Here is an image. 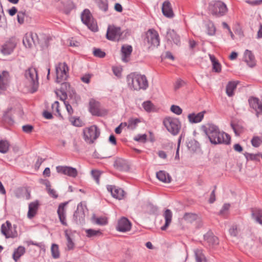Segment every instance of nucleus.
<instances>
[{"label": "nucleus", "instance_id": "nucleus-1", "mask_svg": "<svg viewBox=\"0 0 262 262\" xmlns=\"http://www.w3.org/2000/svg\"><path fill=\"white\" fill-rule=\"evenodd\" d=\"M205 132L210 142L214 145H229L231 143L230 136L223 131H221L219 127L211 124L205 129Z\"/></svg>", "mask_w": 262, "mask_h": 262}, {"label": "nucleus", "instance_id": "nucleus-2", "mask_svg": "<svg viewBox=\"0 0 262 262\" xmlns=\"http://www.w3.org/2000/svg\"><path fill=\"white\" fill-rule=\"evenodd\" d=\"M68 88H70V84L68 83H62V88H60V90L62 94L60 100L63 101L68 114L72 115L74 113L72 105L73 106H77L80 100V97L75 92H73V93L69 95V100L66 101L68 96L66 91L67 90Z\"/></svg>", "mask_w": 262, "mask_h": 262}, {"label": "nucleus", "instance_id": "nucleus-3", "mask_svg": "<svg viewBox=\"0 0 262 262\" xmlns=\"http://www.w3.org/2000/svg\"><path fill=\"white\" fill-rule=\"evenodd\" d=\"M128 85L134 90H146L148 86V81L144 75L132 73L127 77Z\"/></svg>", "mask_w": 262, "mask_h": 262}, {"label": "nucleus", "instance_id": "nucleus-4", "mask_svg": "<svg viewBox=\"0 0 262 262\" xmlns=\"http://www.w3.org/2000/svg\"><path fill=\"white\" fill-rule=\"evenodd\" d=\"M163 124L167 130L173 136L178 135L181 128V122L176 118L166 117L163 120Z\"/></svg>", "mask_w": 262, "mask_h": 262}, {"label": "nucleus", "instance_id": "nucleus-5", "mask_svg": "<svg viewBox=\"0 0 262 262\" xmlns=\"http://www.w3.org/2000/svg\"><path fill=\"white\" fill-rule=\"evenodd\" d=\"M209 10L212 15L216 17L223 16L228 11L226 5L220 1H213L210 4Z\"/></svg>", "mask_w": 262, "mask_h": 262}, {"label": "nucleus", "instance_id": "nucleus-6", "mask_svg": "<svg viewBox=\"0 0 262 262\" xmlns=\"http://www.w3.org/2000/svg\"><path fill=\"white\" fill-rule=\"evenodd\" d=\"M56 80L58 83H61V85L69 77V68L67 64L64 62H59L55 67ZM62 86H61V88Z\"/></svg>", "mask_w": 262, "mask_h": 262}, {"label": "nucleus", "instance_id": "nucleus-7", "mask_svg": "<svg viewBox=\"0 0 262 262\" xmlns=\"http://www.w3.org/2000/svg\"><path fill=\"white\" fill-rule=\"evenodd\" d=\"M25 77L31 87L32 93L37 91L38 88V77L37 70L34 68H29L25 72Z\"/></svg>", "mask_w": 262, "mask_h": 262}, {"label": "nucleus", "instance_id": "nucleus-8", "mask_svg": "<svg viewBox=\"0 0 262 262\" xmlns=\"http://www.w3.org/2000/svg\"><path fill=\"white\" fill-rule=\"evenodd\" d=\"M82 22L88 28L93 32L98 31V26L96 21L94 20L90 11L84 9L81 14Z\"/></svg>", "mask_w": 262, "mask_h": 262}, {"label": "nucleus", "instance_id": "nucleus-9", "mask_svg": "<svg viewBox=\"0 0 262 262\" xmlns=\"http://www.w3.org/2000/svg\"><path fill=\"white\" fill-rule=\"evenodd\" d=\"M16 228V225H13L12 227L11 222L9 221H7L5 223L1 225V231L2 234L4 235L6 238H14L18 236Z\"/></svg>", "mask_w": 262, "mask_h": 262}, {"label": "nucleus", "instance_id": "nucleus-10", "mask_svg": "<svg viewBox=\"0 0 262 262\" xmlns=\"http://www.w3.org/2000/svg\"><path fill=\"white\" fill-rule=\"evenodd\" d=\"M144 41L149 48L159 46L160 37L158 32L154 29H149L145 34Z\"/></svg>", "mask_w": 262, "mask_h": 262}, {"label": "nucleus", "instance_id": "nucleus-11", "mask_svg": "<svg viewBox=\"0 0 262 262\" xmlns=\"http://www.w3.org/2000/svg\"><path fill=\"white\" fill-rule=\"evenodd\" d=\"M100 130L98 127L95 125H92L90 127L83 130L84 138L85 141L92 144L94 140L97 139L100 136Z\"/></svg>", "mask_w": 262, "mask_h": 262}, {"label": "nucleus", "instance_id": "nucleus-12", "mask_svg": "<svg viewBox=\"0 0 262 262\" xmlns=\"http://www.w3.org/2000/svg\"><path fill=\"white\" fill-rule=\"evenodd\" d=\"M106 37L108 40L112 41L122 40L123 37L121 36L120 27H117L114 25H109L107 28Z\"/></svg>", "mask_w": 262, "mask_h": 262}, {"label": "nucleus", "instance_id": "nucleus-13", "mask_svg": "<svg viewBox=\"0 0 262 262\" xmlns=\"http://www.w3.org/2000/svg\"><path fill=\"white\" fill-rule=\"evenodd\" d=\"M23 42L28 48H31L33 44L40 43L37 34L33 32L27 33L23 38Z\"/></svg>", "mask_w": 262, "mask_h": 262}, {"label": "nucleus", "instance_id": "nucleus-14", "mask_svg": "<svg viewBox=\"0 0 262 262\" xmlns=\"http://www.w3.org/2000/svg\"><path fill=\"white\" fill-rule=\"evenodd\" d=\"M58 173L67 175L72 178H76L78 174V171L75 168L67 166H57L56 168Z\"/></svg>", "mask_w": 262, "mask_h": 262}, {"label": "nucleus", "instance_id": "nucleus-15", "mask_svg": "<svg viewBox=\"0 0 262 262\" xmlns=\"http://www.w3.org/2000/svg\"><path fill=\"white\" fill-rule=\"evenodd\" d=\"M85 214L81 203L77 205V209L73 214V220L76 224H81L84 221Z\"/></svg>", "mask_w": 262, "mask_h": 262}, {"label": "nucleus", "instance_id": "nucleus-16", "mask_svg": "<svg viewBox=\"0 0 262 262\" xmlns=\"http://www.w3.org/2000/svg\"><path fill=\"white\" fill-rule=\"evenodd\" d=\"M132 224L126 217H121L118 222L116 229L120 232H125L131 229Z\"/></svg>", "mask_w": 262, "mask_h": 262}, {"label": "nucleus", "instance_id": "nucleus-17", "mask_svg": "<svg viewBox=\"0 0 262 262\" xmlns=\"http://www.w3.org/2000/svg\"><path fill=\"white\" fill-rule=\"evenodd\" d=\"M107 190L110 192L112 196L118 200H122L124 198L125 195L124 191L114 185H107Z\"/></svg>", "mask_w": 262, "mask_h": 262}, {"label": "nucleus", "instance_id": "nucleus-18", "mask_svg": "<svg viewBox=\"0 0 262 262\" xmlns=\"http://www.w3.org/2000/svg\"><path fill=\"white\" fill-rule=\"evenodd\" d=\"M68 204V202L60 203L58 207L57 214L59 221L62 225L67 226L66 222V206Z\"/></svg>", "mask_w": 262, "mask_h": 262}, {"label": "nucleus", "instance_id": "nucleus-19", "mask_svg": "<svg viewBox=\"0 0 262 262\" xmlns=\"http://www.w3.org/2000/svg\"><path fill=\"white\" fill-rule=\"evenodd\" d=\"M166 38L168 41L173 42L177 46L181 44L180 37L174 30L168 29Z\"/></svg>", "mask_w": 262, "mask_h": 262}, {"label": "nucleus", "instance_id": "nucleus-20", "mask_svg": "<svg viewBox=\"0 0 262 262\" xmlns=\"http://www.w3.org/2000/svg\"><path fill=\"white\" fill-rule=\"evenodd\" d=\"M15 47V42L12 40H9L2 46L1 52L4 55H9L13 51Z\"/></svg>", "mask_w": 262, "mask_h": 262}, {"label": "nucleus", "instance_id": "nucleus-21", "mask_svg": "<svg viewBox=\"0 0 262 262\" xmlns=\"http://www.w3.org/2000/svg\"><path fill=\"white\" fill-rule=\"evenodd\" d=\"M162 11L163 15L168 18H172L174 16L171 5L168 1H166L163 2L162 7Z\"/></svg>", "mask_w": 262, "mask_h": 262}, {"label": "nucleus", "instance_id": "nucleus-22", "mask_svg": "<svg viewBox=\"0 0 262 262\" xmlns=\"http://www.w3.org/2000/svg\"><path fill=\"white\" fill-rule=\"evenodd\" d=\"M39 206V202L37 200L29 204V210L27 214V216L29 219H32L35 216L38 209Z\"/></svg>", "mask_w": 262, "mask_h": 262}, {"label": "nucleus", "instance_id": "nucleus-23", "mask_svg": "<svg viewBox=\"0 0 262 262\" xmlns=\"http://www.w3.org/2000/svg\"><path fill=\"white\" fill-rule=\"evenodd\" d=\"M114 166L120 171H127L129 169V165L126 161L121 158L118 159L115 161Z\"/></svg>", "mask_w": 262, "mask_h": 262}, {"label": "nucleus", "instance_id": "nucleus-24", "mask_svg": "<svg viewBox=\"0 0 262 262\" xmlns=\"http://www.w3.org/2000/svg\"><path fill=\"white\" fill-rule=\"evenodd\" d=\"M244 58L245 62L250 67L253 68L255 66L256 61L255 57L251 51L248 50H246L245 51L244 53Z\"/></svg>", "mask_w": 262, "mask_h": 262}, {"label": "nucleus", "instance_id": "nucleus-25", "mask_svg": "<svg viewBox=\"0 0 262 262\" xmlns=\"http://www.w3.org/2000/svg\"><path fill=\"white\" fill-rule=\"evenodd\" d=\"M204 238L205 241H206L210 246H214L218 245L219 243L218 237L214 235L212 232H207L204 235Z\"/></svg>", "mask_w": 262, "mask_h": 262}, {"label": "nucleus", "instance_id": "nucleus-26", "mask_svg": "<svg viewBox=\"0 0 262 262\" xmlns=\"http://www.w3.org/2000/svg\"><path fill=\"white\" fill-rule=\"evenodd\" d=\"M163 216L164 217L165 223V224L161 227V229L163 231L166 230L171 222L172 213L170 209H167L165 211Z\"/></svg>", "mask_w": 262, "mask_h": 262}, {"label": "nucleus", "instance_id": "nucleus-27", "mask_svg": "<svg viewBox=\"0 0 262 262\" xmlns=\"http://www.w3.org/2000/svg\"><path fill=\"white\" fill-rule=\"evenodd\" d=\"M205 112H201L197 114L191 113L188 115V118L189 121L192 123H196L201 122L204 118V115Z\"/></svg>", "mask_w": 262, "mask_h": 262}, {"label": "nucleus", "instance_id": "nucleus-28", "mask_svg": "<svg viewBox=\"0 0 262 262\" xmlns=\"http://www.w3.org/2000/svg\"><path fill=\"white\" fill-rule=\"evenodd\" d=\"M156 176L159 180L165 183H169L171 181V177L164 170H160L157 172Z\"/></svg>", "mask_w": 262, "mask_h": 262}, {"label": "nucleus", "instance_id": "nucleus-29", "mask_svg": "<svg viewBox=\"0 0 262 262\" xmlns=\"http://www.w3.org/2000/svg\"><path fill=\"white\" fill-rule=\"evenodd\" d=\"M253 218L258 223L262 224V209L253 208L251 209Z\"/></svg>", "mask_w": 262, "mask_h": 262}, {"label": "nucleus", "instance_id": "nucleus-30", "mask_svg": "<svg viewBox=\"0 0 262 262\" xmlns=\"http://www.w3.org/2000/svg\"><path fill=\"white\" fill-rule=\"evenodd\" d=\"M26 252L25 248L19 246L17 249H15L13 253L12 257L15 262H17L20 257L23 256Z\"/></svg>", "mask_w": 262, "mask_h": 262}, {"label": "nucleus", "instance_id": "nucleus-31", "mask_svg": "<svg viewBox=\"0 0 262 262\" xmlns=\"http://www.w3.org/2000/svg\"><path fill=\"white\" fill-rule=\"evenodd\" d=\"M237 82L229 81L226 85V93L229 97L234 95V91L236 89Z\"/></svg>", "mask_w": 262, "mask_h": 262}, {"label": "nucleus", "instance_id": "nucleus-32", "mask_svg": "<svg viewBox=\"0 0 262 262\" xmlns=\"http://www.w3.org/2000/svg\"><path fill=\"white\" fill-rule=\"evenodd\" d=\"M12 108H8L7 111L4 113L3 117V121L4 122L9 125H12L14 123V120L12 117V115L10 114V112Z\"/></svg>", "mask_w": 262, "mask_h": 262}, {"label": "nucleus", "instance_id": "nucleus-33", "mask_svg": "<svg viewBox=\"0 0 262 262\" xmlns=\"http://www.w3.org/2000/svg\"><path fill=\"white\" fill-rule=\"evenodd\" d=\"M64 235L67 241V250L69 251L73 250L75 247V243H74L72 238H71V235L69 233V231L68 230H64Z\"/></svg>", "mask_w": 262, "mask_h": 262}, {"label": "nucleus", "instance_id": "nucleus-34", "mask_svg": "<svg viewBox=\"0 0 262 262\" xmlns=\"http://www.w3.org/2000/svg\"><path fill=\"white\" fill-rule=\"evenodd\" d=\"M248 101L250 107L255 111H257V108L261 102L258 98L254 97L249 98Z\"/></svg>", "mask_w": 262, "mask_h": 262}, {"label": "nucleus", "instance_id": "nucleus-35", "mask_svg": "<svg viewBox=\"0 0 262 262\" xmlns=\"http://www.w3.org/2000/svg\"><path fill=\"white\" fill-rule=\"evenodd\" d=\"M10 144L6 140H0V152L7 153L9 149Z\"/></svg>", "mask_w": 262, "mask_h": 262}, {"label": "nucleus", "instance_id": "nucleus-36", "mask_svg": "<svg viewBox=\"0 0 262 262\" xmlns=\"http://www.w3.org/2000/svg\"><path fill=\"white\" fill-rule=\"evenodd\" d=\"M195 256L196 262H207L202 250L199 249L195 250Z\"/></svg>", "mask_w": 262, "mask_h": 262}, {"label": "nucleus", "instance_id": "nucleus-37", "mask_svg": "<svg viewBox=\"0 0 262 262\" xmlns=\"http://www.w3.org/2000/svg\"><path fill=\"white\" fill-rule=\"evenodd\" d=\"M96 2L100 9L104 12H106L108 10L107 0H96Z\"/></svg>", "mask_w": 262, "mask_h": 262}, {"label": "nucleus", "instance_id": "nucleus-38", "mask_svg": "<svg viewBox=\"0 0 262 262\" xmlns=\"http://www.w3.org/2000/svg\"><path fill=\"white\" fill-rule=\"evenodd\" d=\"M52 256L54 258H58L59 257L60 253L59 251L58 245L56 244H53L51 246Z\"/></svg>", "mask_w": 262, "mask_h": 262}, {"label": "nucleus", "instance_id": "nucleus-39", "mask_svg": "<svg viewBox=\"0 0 262 262\" xmlns=\"http://www.w3.org/2000/svg\"><path fill=\"white\" fill-rule=\"evenodd\" d=\"M93 221L95 224L101 226L105 225L108 223L107 219L105 217H96L94 216Z\"/></svg>", "mask_w": 262, "mask_h": 262}, {"label": "nucleus", "instance_id": "nucleus-40", "mask_svg": "<svg viewBox=\"0 0 262 262\" xmlns=\"http://www.w3.org/2000/svg\"><path fill=\"white\" fill-rule=\"evenodd\" d=\"M139 122L140 120L138 118H130L128 121V128L134 129Z\"/></svg>", "mask_w": 262, "mask_h": 262}, {"label": "nucleus", "instance_id": "nucleus-41", "mask_svg": "<svg viewBox=\"0 0 262 262\" xmlns=\"http://www.w3.org/2000/svg\"><path fill=\"white\" fill-rule=\"evenodd\" d=\"M132 47L129 45L123 46L121 48V51L124 57L129 56L132 53Z\"/></svg>", "mask_w": 262, "mask_h": 262}, {"label": "nucleus", "instance_id": "nucleus-42", "mask_svg": "<svg viewBox=\"0 0 262 262\" xmlns=\"http://www.w3.org/2000/svg\"><path fill=\"white\" fill-rule=\"evenodd\" d=\"M196 214L192 213H185L183 216L184 220L189 223H192L196 220Z\"/></svg>", "mask_w": 262, "mask_h": 262}, {"label": "nucleus", "instance_id": "nucleus-43", "mask_svg": "<svg viewBox=\"0 0 262 262\" xmlns=\"http://www.w3.org/2000/svg\"><path fill=\"white\" fill-rule=\"evenodd\" d=\"M86 236L88 237H92L102 234L100 230H95L92 229H87L85 231Z\"/></svg>", "mask_w": 262, "mask_h": 262}, {"label": "nucleus", "instance_id": "nucleus-44", "mask_svg": "<svg viewBox=\"0 0 262 262\" xmlns=\"http://www.w3.org/2000/svg\"><path fill=\"white\" fill-rule=\"evenodd\" d=\"M93 54L94 56L100 58H104L106 55L105 53L101 49L96 48L93 49Z\"/></svg>", "mask_w": 262, "mask_h": 262}, {"label": "nucleus", "instance_id": "nucleus-45", "mask_svg": "<svg viewBox=\"0 0 262 262\" xmlns=\"http://www.w3.org/2000/svg\"><path fill=\"white\" fill-rule=\"evenodd\" d=\"M231 126L236 136H239L240 134L243 132V128L238 124L231 123Z\"/></svg>", "mask_w": 262, "mask_h": 262}, {"label": "nucleus", "instance_id": "nucleus-46", "mask_svg": "<svg viewBox=\"0 0 262 262\" xmlns=\"http://www.w3.org/2000/svg\"><path fill=\"white\" fill-rule=\"evenodd\" d=\"M70 121L71 122L72 124L74 126L78 127L82 126L83 123L79 117H71L70 118Z\"/></svg>", "mask_w": 262, "mask_h": 262}, {"label": "nucleus", "instance_id": "nucleus-47", "mask_svg": "<svg viewBox=\"0 0 262 262\" xmlns=\"http://www.w3.org/2000/svg\"><path fill=\"white\" fill-rule=\"evenodd\" d=\"M244 155H245L246 158L248 160L259 161V159L258 158V157H259V155H258V154H249L248 152H245L244 154Z\"/></svg>", "mask_w": 262, "mask_h": 262}, {"label": "nucleus", "instance_id": "nucleus-48", "mask_svg": "<svg viewBox=\"0 0 262 262\" xmlns=\"http://www.w3.org/2000/svg\"><path fill=\"white\" fill-rule=\"evenodd\" d=\"M91 174H92L93 178H94V179L95 180V181H96V182L98 184H99V181H100L99 179H100V177L101 175V173H100V171L95 170V169H93L91 171Z\"/></svg>", "mask_w": 262, "mask_h": 262}, {"label": "nucleus", "instance_id": "nucleus-49", "mask_svg": "<svg viewBox=\"0 0 262 262\" xmlns=\"http://www.w3.org/2000/svg\"><path fill=\"white\" fill-rule=\"evenodd\" d=\"M251 142L254 147H259L262 143V139L259 137L255 136L253 137Z\"/></svg>", "mask_w": 262, "mask_h": 262}, {"label": "nucleus", "instance_id": "nucleus-50", "mask_svg": "<svg viewBox=\"0 0 262 262\" xmlns=\"http://www.w3.org/2000/svg\"><path fill=\"white\" fill-rule=\"evenodd\" d=\"M147 137L146 134H138L134 138V140L138 142L145 143L147 141Z\"/></svg>", "mask_w": 262, "mask_h": 262}, {"label": "nucleus", "instance_id": "nucleus-51", "mask_svg": "<svg viewBox=\"0 0 262 262\" xmlns=\"http://www.w3.org/2000/svg\"><path fill=\"white\" fill-rule=\"evenodd\" d=\"M207 32L209 35H213L215 33V28L212 23L208 24L207 26Z\"/></svg>", "mask_w": 262, "mask_h": 262}, {"label": "nucleus", "instance_id": "nucleus-52", "mask_svg": "<svg viewBox=\"0 0 262 262\" xmlns=\"http://www.w3.org/2000/svg\"><path fill=\"white\" fill-rule=\"evenodd\" d=\"M170 111L178 115H181L182 113V108L180 106L176 105H172L171 106Z\"/></svg>", "mask_w": 262, "mask_h": 262}, {"label": "nucleus", "instance_id": "nucleus-53", "mask_svg": "<svg viewBox=\"0 0 262 262\" xmlns=\"http://www.w3.org/2000/svg\"><path fill=\"white\" fill-rule=\"evenodd\" d=\"M142 105L144 110L148 112H151L153 107L152 103L149 101L144 102Z\"/></svg>", "mask_w": 262, "mask_h": 262}, {"label": "nucleus", "instance_id": "nucleus-54", "mask_svg": "<svg viewBox=\"0 0 262 262\" xmlns=\"http://www.w3.org/2000/svg\"><path fill=\"white\" fill-rule=\"evenodd\" d=\"M26 13L25 12L19 11L17 13V19L18 22L20 24H23L24 23Z\"/></svg>", "mask_w": 262, "mask_h": 262}, {"label": "nucleus", "instance_id": "nucleus-55", "mask_svg": "<svg viewBox=\"0 0 262 262\" xmlns=\"http://www.w3.org/2000/svg\"><path fill=\"white\" fill-rule=\"evenodd\" d=\"M22 129L24 132L29 134L33 130V126L32 125L27 124L23 126Z\"/></svg>", "mask_w": 262, "mask_h": 262}, {"label": "nucleus", "instance_id": "nucleus-56", "mask_svg": "<svg viewBox=\"0 0 262 262\" xmlns=\"http://www.w3.org/2000/svg\"><path fill=\"white\" fill-rule=\"evenodd\" d=\"M213 70L217 73H220L221 71V65L218 61L212 63Z\"/></svg>", "mask_w": 262, "mask_h": 262}, {"label": "nucleus", "instance_id": "nucleus-57", "mask_svg": "<svg viewBox=\"0 0 262 262\" xmlns=\"http://www.w3.org/2000/svg\"><path fill=\"white\" fill-rule=\"evenodd\" d=\"M91 77L92 75L90 74H85L81 77V80L83 82L85 83H89Z\"/></svg>", "mask_w": 262, "mask_h": 262}, {"label": "nucleus", "instance_id": "nucleus-58", "mask_svg": "<svg viewBox=\"0 0 262 262\" xmlns=\"http://www.w3.org/2000/svg\"><path fill=\"white\" fill-rule=\"evenodd\" d=\"M46 190L47 191V192L50 196H52V198H53L54 199L57 198L58 194L56 193V191L54 189H52L50 187V188H48V189H47Z\"/></svg>", "mask_w": 262, "mask_h": 262}, {"label": "nucleus", "instance_id": "nucleus-59", "mask_svg": "<svg viewBox=\"0 0 262 262\" xmlns=\"http://www.w3.org/2000/svg\"><path fill=\"white\" fill-rule=\"evenodd\" d=\"M230 206V205L229 204H227V203L224 204V205L223 206L222 209L220 211L219 214L220 215H223L226 211H227L229 210Z\"/></svg>", "mask_w": 262, "mask_h": 262}, {"label": "nucleus", "instance_id": "nucleus-60", "mask_svg": "<svg viewBox=\"0 0 262 262\" xmlns=\"http://www.w3.org/2000/svg\"><path fill=\"white\" fill-rule=\"evenodd\" d=\"M216 188V186H214V189L212 190V191L211 192V193L210 194V198L209 200V202L210 203H213L215 201V191Z\"/></svg>", "mask_w": 262, "mask_h": 262}, {"label": "nucleus", "instance_id": "nucleus-61", "mask_svg": "<svg viewBox=\"0 0 262 262\" xmlns=\"http://www.w3.org/2000/svg\"><path fill=\"white\" fill-rule=\"evenodd\" d=\"M229 233L232 236H236L237 234V227L236 226H233L231 228H230Z\"/></svg>", "mask_w": 262, "mask_h": 262}, {"label": "nucleus", "instance_id": "nucleus-62", "mask_svg": "<svg viewBox=\"0 0 262 262\" xmlns=\"http://www.w3.org/2000/svg\"><path fill=\"white\" fill-rule=\"evenodd\" d=\"M184 83V82L183 80H182L181 79H178L176 82V83L174 85V89L176 90L180 89L181 87L182 86V85H183Z\"/></svg>", "mask_w": 262, "mask_h": 262}, {"label": "nucleus", "instance_id": "nucleus-63", "mask_svg": "<svg viewBox=\"0 0 262 262\" xmlns=\"http://www.w3.org/2000/svg\"><path fill=\"white\" fill-rule=\"evenodd\" d=\"M69 45L71 47H78L80 45V43L79 41L74 39V38H72L70 40Z\"/></svg>", "mask_w": 262, "mask_h": 262}, {"label": "nucleus", "instance_id": "nucleus-64", "mask_svg": "<svg viewBox=\"0 0 262 262\" xmlns=\"http://www.w3.org/2000/svg\"><path fill=\"white\" fill-rule=\"evenodd\" d=\"M233 149L238 152H241L243 150V147L238 143L235 144L233 145Z\"/></svg>", "mask_w": 262, "mask_h": 262}]
</instances>
